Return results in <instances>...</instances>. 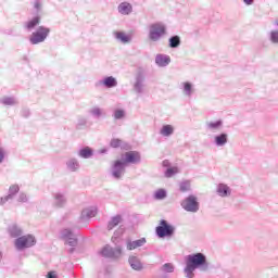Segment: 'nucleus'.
I'll return each instance as SVG.
<instances>
[{
    "label": "nucleus",
    "mask_w": 278,
    "mask_h": 278,
    "mask_svg": "<svg viewBox=\"0 0 278 278\" xmlns=\"http://www.w3.org/2000/svg\"><path fill=\"white\" fill-rule=\"evenodd\" d=\"M185 262L186 267L184 268V273L186 278H194V270H200L201 273H207L210 270L207 256L201 252L187 255Z\"/></svg>",
    "instance_id": "f257e3e1"
},
{
    "label": "nucleus",
    "mask_w": 278,
    "mask_h": 278,
    "mask_svg": "<svg viewBox=\"0 0 278 278\" xmlns=\"http://www.w3.org/2000/svg\"><path fill=\"white\" fill-rule=\"evenodd\" d=\"M167 34V27L163 22H155L149 25L148 38L151 42H160Z\"/></svg>",
    "instance_id": "f03ea898"
},
{
    "label": "nucleus",
    "mask_w": 278,
    "mask_h": 278,
    "mask_svg": "<svg viewBox=\"0 0 278 278\" xmlns=\"http://www.w3.org/2000/svg\"><path fill=\"white\" fill-rule=\"evenodd\" d=\"M51 34V28L47 26H38L35 31L31 33V35L28 38V41L30 45H40L49 38V35Z\"/></svg>",
    "instance_id": "7ed1b4c3"
},
{
    "label": "nucleus",
    "mask_w": 278,
    "mask_h": 278,
    "mask_svg": "<svg viewBox=\"0 0 278 278\" xmlns=\"http://www.w3.org/2000/svg\"><path fill=\"white\" fill-rule=\"evenodd\" d=\"M14 247L16 251H25V249H31V247H36V237L33 235H22L20 238L15 239Z\"/></svg>",
    "instance_id": "20e7f679"
},
{
    "label": "nucleus",
    "mask_w": 278,
    "mask_h": 278,
    "mask_svg": "<svg viewBox=\"0 0 278 278\" xmlns=\"http://www.w3.org/2000/svg\"><path fill=\"white\" fill-rule=\"evenodd\" d=\"M60 236L61 239L65 241V244L72 247V249H70V253H73L75 251V247H77V235H75V232L70 228H65L61 230Z\"/></svg>",
    "instance_id": "39448f33"
},
{
    "label": "nucleus",
    "mask_w": 278,
    "mask_h": 278,
    "mask_svg": "<svg viewBox=\"0 0 278 278\" xmlns=\"http://www.w3.org/2000/svg\"><path fill=\"white\" fill-rule=\"evenodd\" d=\"M182 210L185 212H191L192 214H197L199 212V200L195 195H189L181 203H180Z\"/></svg>",
    "instance_id": "423d86ee"
},
{
    "label": "nucleus",
    "mask_w": 278,
    "mask_h": 278,
    "mask_svg": "<svg viewBox=\"0 0 278 278\" xmlns=\"http://www.w3.org/2000/svg\"><path fill=\"white\" fill-rule=\"evenodd\" d=\"M173 233H175V227L162 219L161 225L156 227V236H159V238H170Z\"/></svg>",
    "instance_id": "0eeeda50"
},
{
    "label": "nucleus",
    "mask_w": 278,
    "mask_h": 278,
    "mask_svg": "<svg viewBox=\"0 0 278 278\" xmlns=\"http://www.w3.org/2000/svg\"><path fill=\"white\" fill-rule=\"evenodd\" d=\"M125 168H127V165L122 160L114 161V163L111 167L112 178L113 179H123V177L125 175Z\"/></svg>",
    "instance_id": "6e6552de"
},
{
    "label": "nucleus",
    "mask_w": 278,
    "mask_h": 278,
    "mask_svg": "<svg viewBox=\"0 0 278 278\" xmlns=\"http://www.w3.org/2000/svg\"><path fill=\"white\" fill-rule=\"evenodd\" d=\"M100 253H101L102 257H109L111 260H116V258L121 257V255L123 254V249L121 247L112 248L110 245H105L101 250Z\"/></svg>",
    "instance_id": "1a4fd4ad"
},
{
    "label": "nucleus",
    "mask_w": 278,
    "mask_h": 278,
    "mask_svg": "<svg viewBox=\"0 0 278 278\" xmlns=\"http://www.w3.org/2000/svg\"><path fill=\"white\" fill-rule=\"evenodd\" d=\"M124 163V165H128V164H140V152H136V151H130V152H126L124 155H122L121 159Z\"/></svg>",
    "instance_id": "9d476101"
},
{
    "label": "nucleus",
    "mask_w": 278,
    "mask_h": 278,
    "mask_svg": "<svg viewBox=\"0 0 278 278\" xmlns=\"http://www.w3.org/2000/svg\"><path fill=\"white\" fill-rule=\"evenodd\" d=\"M147 85L144 84V75L138 74L135 78L132 90L136 92V94H144Z\"/></svg>",
    "instance_id": "9b49d317"
},
{
    "label": "nucleus",
    "mask_w": 278,
    "mask_h": 278,
    "mask_svg": "<svg viewBox=\"0 0 278 278\" xmlns=\"http://www.w3.org/2000/svg\"><path fill=\"white\" fill-rule=\"evenodd\" d=\"M52 205L56 208H62L66 205V193L64 192H54L52 194Z\"/></svg>",
    "instance_id": "f8f14e48"
},
{
    "label": "nucleus",
    "mask_w": 278,
    "mask_h": 278,
    "mask_svg": "<svg viewBox=\"0 0 278 278\" xmlns=\"http://www.w3.org/2000/svg\"><path fill=\"white\" fill-rule=\"evenodd\" d=\"M101 86H104V88H116V86H118V81L114 76H108L96 83V88H101Z\"/></svg>",
    "instance_id": "ddd939ff"
},
{
    "label": "nucleus",
    "mask_w": 278,
    "mask_h": 278,
    "mask_svg": "<svg viewBox=\"0 0 278 278\" xmlns=\"http://www.w3.org/2000/svg\"><path fill=\"white\" fill-rule=\"evenodd\" d=\"M147 244V238H141L132 241L131 239H126V249L127 251H136V249H140V247H144Z\"/></svg>",
    "instance_id": "4468645a"
},
{
    "label": "nucleus",
    "mask_w": 278,
    "mask_h": 278,
    "mask_svg": "<svg viewBox=\"0 0 278 278\" xmlns=\"http://www.w3.org/2000/svg\"><path fill=\"white\" fill-rule=\"evenodd\" d=\"M65 166L70 173H77L81 168V164H79V160L75 157H70L65 162Z\"/></svg>",
    "instance_id": "2eb2a0df"
},
{
    "label": "nucleus",
    "mask_w": 278,
    "mask_h": 278,
    "mask_svg": "<svg viewBox=\"0 0 278 278\" xmlns=\"http://www.w3.org/2000/svg\"><path fill=\"white\" fill-rule=\"evenodd\" d=\"M7 231L10 238L18 239L23 235V228H21V226H18L17 224L9 225Z\"/></svg>",
    "instance_id": "dca6fc26"
},
{
    "label": "nucleus",
    "mask_w": 278,
    "mask_h": 278,
    "mask_svg": "<svg viewBox=\"0 0 278 278\" xmlns=\"http://www.w3.org/2000/svg\"><path fill=\"white\" fill-rule=\"evenodd\" d=\"M180 86H181L182 94L185 97H188V99H190V97H192V94L195 92L194 84L190 81H184L180 84Z\"/></svg>",
    "instance_id": "f3484780"
},
{
    "label": "nucleus",
    "mask_w": 278,
    "mask_h": 278,
    "mask_svg": "<svg viewBox=\"0 0 278 278\" xmlns=\"http://www.w3.org/2000/svg\"><path fill=\"white\" fill-rule=\"evenodd\" d=\"M117 12L123 16H129L134 12V7L129 2H122L117 7Z\"/></svg>",
    "instance_id": "a211bd4d"
},
{
    "label": "nucleus",
    "mask_w": 278,
    "mask_h": 278,
    "mask_svg": "<svg viewBox=\"0 0 278 278\" xmlns=\"http://www.w3.org/2000/svg\"><path fill=\"white\" fill-rule=\"evenodd\" d=\"M97 212H98L97 206H89L83 210L80 219L90 220V218H94V216H97Z\"/></svg>",
    "instance_id": "6ab92c4d"
},
{
    "label": "nucleus",
    "mask_w": 278,
    "mask_h": 278,
    "mask_svg": "<svg viewBox=\"0 0 278 278\" xmlns=\"http://www.w3.org/2000/svg\"><path fill=\"white\" fill-rule=\"evenodd\" d=\"M155 64L161 68H165V66H168V64H170V56L167 54H156Z\"/></svg>",
    "instance_id": "aec40b11"
},
{
    "label": "nucleus",
    "mask_w": 278,
    "mask_h": 278,
    "mask_svg": "<svg viewBox=\"0 0 278 278\" xmlns=\"http://www.w3.org/2000/svg\"><path fill=\"white\" fill-rule=\"evenodd\" d=\"M223 119H218L215 122H206V129L212 134H216V131H220L223 129Z\"/></svg>",
    "instance_id": "412c9836"
},
{
    "label": "nucleus",
    "mask_w": 278,
    "mask_h": 278,
    "mask_svg": "<svg viewBox=\"0 0 278 278\" xmlns=\"http://www.w3.org/2000/svg\"><path fill=\"white\" fill-rule=\"evenodd\" d=\"M227 142H229V135H227V132H222L214 137L215 147H225Z\"/></svg>",
    "instance_id": "4be33fe9"
},
{
    "label": "nucleus",
    "mask_w": 278,
    "mask_h": 278,
    "mask_svg": "<svg viewBox=\"0 0 278 278\" xmlns=\"http://www.w3.org/2000/svg\"><path fill=\"white\" fill-rule=\"evenodd\" d=\"M216 192L218 197H222L223 199L227 197H231V188L227 186L226 184H219L217 186Z\"/></svg>",
    "instance_id": "5701e85b"
},
{
    "label": "nucleus",
    "mask_w": 278,
    "mask_h": 278,
    "mask_svg": "<svg viewBox=\"0 0 278 278\" xmlns=\"http://www.w3.org/2000/svg\"><path fill=\"white\" fill-rule=\"evenodd\" d=\"M113 36L115 40H118V42H122V45H128V42H131V36L125 34L124 31H115Z\"/></svg>",
    "instance_id": "b1692460"
},
{
    "label": "nucleus",
    "mask_w": 278,
    "mask_h": 278,
    "mask_svg": "<svg viewBox=\"0 0 278 278\" xmlns=\"http://www.w3.org/2000/svg\"><path fill=\"white\" fill-rule=\"evenodd\" d=\"M77 155H78V157H81L83 160H90V157H92V155H94V152L92 151V149L90 147H85V148L78 150Z\"/></svg>",
    "instance_id": "393cba45"
},
{
    "label": "nucleus",
    "mask_w": 278,
    "mask_h": 278,
    "mask_svg": "<svg viewBox=\"0 0 278 278\" xmlns=\"http://www.w3.org/2000/svg\"><path fill=\"white\" fill-rule=\"evenodd\" d=\"M40 25V16H35L28 22L25 23L24 27L27 29V31H31V29L38 27Z\"/></svg>",
    "instance_id": "a878e982"
},
{
    "label": "nucleus",
    "mask_w": 278,
    "mask_h": 278,
    "mask_svg": "<svg viewBox=\"0 0 278 278\" xmlns=\"http://www.w3.org/2000/svg\"><path fill=\"white\" fill-rule=\"evenodd\" d=\"M128 264L132 270H140L142 268V263L138 256H129Z\"/></svg>",
    "instance_id": "bb28decb"
},
{
    "label": "nucleus",
    "mask_w": 278,
    "mask_h": 278,
    "mask_svg": "<svg viewBox=\"0 0 278 278\" xmlns=\"http://www.w3.org/2000/svg\"><path fill=\"white\" fill-rule=\"evenodd\" d=\"M121 223H123V217L121 215H116V216L112 217L108 224V230L112 231V229H114V227H118V225H121Z\"/></svg>",
    "instance_id": "cd10ccee"
},
{
    "label": "nucleus",
    "mask_w": 278,
    "mask_h": 278,
    "mask_svg": "<svg viewBox=\"0 0 278 278\" xmlns=\"http://www.w3.org/2000/svg\"><path fill=\"white\" fill-rule=\"evenodd\" d=\"M160 134L161 136H164V138H169V136H173V134H175V127H173L172 125H163Z\"/></svg>",
    "instance_id": "c85d7f7f"
},
{
    "label": "nucleus",
    "mask_w": 278,
    "mask_h": 278,
    "mask_svg": "<svg viewBox=\"0 0 278 278\" xmlns=\"http://www.w3.org/2000/svg\"><path fill=\"white\" fill-rule=\"evenodd\" d=\"M168 42L170 49H177L181 46V37L174 35L169 38Z\"/></svg>",
    "instance_id": "c756f323"
},
{
    "label": "nucleus",
    "mask_w": 278,
    "mask_h": 278,
    "mask_svg": "<svg viewBox=\"0 0 278 278\" xmlns=\"http://www.w3.org/2000/svg\"><path fill=\"white\" fill-rule=\"evenodd\" d=\"M89 114H91L93 118H101V116H105L103 109L99 106H93L92 109H90Z\"/></svg>",
    "instance_id": "7c9ffc66"
},
{
    "label": "nucleus",
    "mask_w": 278,
    "mask_h": 278,
    "mask_svg": "<svg viewBox=\"0 0 278 278\" xmlns=\"http://www.w3.org/2000/svg\"><path fill=\"white\" fill-rule=\"evenodd\" d=\"M0 102L2 103V105H9V106L18 104V101L14 97H4L0 100Z\"/></svg>",
    "instance_id": "2f4dec72"
},
{
    "label": "nucleus",
    "mask_w": 278,
    "mask_h": 278,
    "mask_svg": "<svg viewBox=\"0 0 278 278\" xmlns=\"http://www.w3.org/2000/svg\"><path fill=\"white\" fill-rule=\"evenodd\" d=\"M21 191V187H18V185H11L9 187V195L14 200L16 194H18V192Z\"/></svg>",
    "instance_id": "473e14b6"
},
{
    "label": "nucleus",
    "mask_w": 278,
    "mask_h": 278,
    "mask_svg": "<svg viewBox=\"0 0 278 278\" xmlns=\"http://www.w3.org/2000/svg\"><path fill=\"white\" fill-rule=\"evenodd\" d=\"M178 173H179L178 167H169L165 170V177L167 179H170V177H175V175H177Z\"/></svg>",
    "instance_id": "72a5a7b5"
},
{
    "label": "nucleus",
    "mask_w": 278,
    "mask_h": 278,
    "mask_svg": "<svg viewBox=\"0 0 278 278\" xmlns=\"http://www.w3.org/2000/svg\"><path fill=\"white\" fill-rule=\"evenodd\" d=\"M113 118L115 121H122V118H125V110L117 109L113 112Z\"/></svg>",
    "instance_id": "f704fd0d"
},
{
    "label": "nucleus",
    "mask_w": 278,
    "mask_h": 278,
    "mask_svg": "<svg viewBox=\"0 0 278 278\" xmlns=\"http://www.w3.org/2000/svg\"><path fill=\"white\" fill-rule=\"evenodd\" d=\"M154 199H156L157 201H162L166 199V190L165 189L156 190L154 193Z\"/></svg>",
    "instance_id": "c9c22d12"
},
{
    "label": "nucleus",
    "mask_w": 278,
    "mask_h": 278,
    "mask_svg": "<svg viewBox=\"0 0 278 278\" xmlns=\"http://www.w3.org/2000/svg\"><path fill=\"white\" fill-rule=\"evenodd\" d=\"M180 192H189L190 190V180H185L179 185Z\"/></svg>",
    "instance_id": "e433bc0d"
},
{
    "label": "nucleus",
    "mask_w": 278,
    "mask_h": 278,
    "mask_svg": "<svg viewBox=\"0 0 278 278\" xmlns=\"http://www.w3.org/2000/svg\"><path fill=\"white\" fill-rule=\"evenodd\" d=\"M16 201L17 203H27V201H29V197L25 192H20Z\"/></svg>",
    "instance_id": "4c0bfd02"
},
{
    "label": "nucleus",
    "mask_w": 278,
    "mask_h": 278,
    "mask_svg": "<svg viewBox=\"0 0 278 278\" xmlns=\"http://www.w3.org/2000/svg\"><path fill=\"white\" fill-rule=\"evenodd\" d=\"M162 270L164 273H175V266L172 264V263H165L163 266H162Z\"/></svg>",
    "instance_id": "58836bf2"
},
{
    "label": "nucleus",
    "mask_w": 278,
    "mask_h": 278,
    "mask_svg": "<svg viewBox=\"0 0 278 278\" xmlns=\"http://www.w3.org/2000/svg\"><path fill=\"white\" fill-rule=\"evenodd\" d=\"M269 40L274 45H278V30H271L269 35Z\"/></svg>",
    "instance_id": "ea45409f"
},
{
    "label": "nucleus",
    "mask_w": 278,
    "mask_h": 278,
    "mask_svg": "<svg viewBox=\"0 0 278 278\" xmlns=\"http://www.w3.org/2000/svg\"><path fill=\"white\" fill-rule=\"evenodd\" d=\"M123 144V140L121 139H112L110 142V147H112V149H118V147H121Z\"/></svg>",
    "instance_id": "a19ab883"
},
{
    "label": "nucleus",
    "mask_w": 278,
    "mask_h": 278,
    "mask_svg": "<svg viewBox=\"0 0 278 278\" xmlns=\"http://www.w3.org/2000/svg\"><path fill=\"white\" fill-rule=\"evenodd\" d=\"M10 201H14L9 194L0 198V206L2 207L5 203H10Z\"/></svg>",
    "instance_id": "79ce46f5"
},
{
    "label": "nucleus",
    "mask_w": 278,
    "mask_h": 278,
    "mask_svg": "<svg viewBox=\"0 0 278 278\" xmlns=\"http://www.w3.org/2000/svg\"><path fill=\"white\" fill-rule=\"evenodd\" d=\"M34 9L36 10V12H40V10H42V0H35Z\"/></svg>",
    "instance_id": "37998d69"
},
{
    "label": "nucleus",
    "mask_w": 278,
    "mask_h": 278,
    "mask_svg": "<svg viewBox=\"0 0 278 278\" xmlns=\"http://www.w3.org/2000/svg\"><path fill=\"white\" fill-rule=\"evenodd\" d=\"M7 155L8 152L3 148H0V164H3Z\"/></svg>",
    "instance_id": "c03bdc74"
},
{
    "label": "nucleus",
    "mask_w": 278,
    "mask_h": 278,
    "mask_svg": "<svg viewBox=\"0 0 278 278\" xmlns=\"http://www.w3.org/2000/svg\"><path fill=\"white\" fill-rule=\"evenodd\" d=\"M162 165L164 168H169L170 167V162L168 160L163 161Z\"/></svg>",
    "instance_id": "a18cd8bd"
},
{
    "label": "nucleus",
    "mask_w": 278,
    "mask_h": 278,
    "mask_svg": "<svg viewBox=\"0 0 278 278\" xmlns=\"http://www.w3.org/2000/svg\"><path fill=\"white\" fill-rule=\"evenodd\" d=\"M255 0H243V2L245 3V5H253Z\"/></svg>",
    "instance_id": "49530a36"
},
{
    "label": "nucleus",
    "mask_w": 278,
    "mask_h": 278,
    "mask_svg": "<svg viewBox=\"0 0 278 278\" xmlns=\"http://www.w3.org/2000/svg\"><path fill=\"white\" fill-rule=\"evenodd\" d=\"M48 278H58L53 271L48 273Z\"/></svg>",
    "instance_id": "de8ad7c7"
},
{
    "label": "nucleus",
    "mask_w": 278,
    "mask_h": 278,
    "mask_svg": "<svg viewBox=\"0 0 278 278\" xmlns=\"http://www.w3.org/2000/svg\"><path fill=\"white\" fill-rule=\"evenodd\" d=\"M78 125H86V118H80Z\"/></svg>",
    "instance_id": "09e8293b"
},
{
    "label": "nucleus",
    "mask_w": 278,
    "mask_h": 278,
    "mask_svg": "<svg viewBox=\"0 0 278 278\" xmlns=\"http://www.w3.org/2000/svg\"><path fill=\"white\" fill-rule=\"evenodd\" d=\"M3 260V251L0 250V262Z\"/></svg>",
    "instance_id": "8fccbe9b"
},
{
    "label": "nucleus",
    "mask_w": 278,
    "mask_h": 278,
    "mask_svg": "<svg viewBox=\"0 0 278 278\" xmlns=\"http://www.w3.org/2000/svg\"><path fill=\"white\" fill-rule=\"evenodd\" d=\"M100 153H108V150L103 149L100 151Z\"/></svg>",
    "instance_id": "3c124183"
},
{
    "label": "nucleus",
    "mask_w": 278,
    "mask_h": 278,
    "mask_svg": "<svg viewBox=\"0 0 278 278\" xmlns=\"http://www.w3.org/2000/svg\"><path fill=\"white\" fill-rule=\"evenodd\" d=\"M275 25H277V27H278V20H276Z\"/></svg>",
    "instance_id": "603ef678"
}]
</instances>
